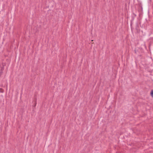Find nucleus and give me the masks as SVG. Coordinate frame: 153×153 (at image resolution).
<instances>
[{
	"mask_svg": "<svg viewBox=\"0 0 153 153\" xmlns=\"http://www.w3.org/2000/svg\"><path fill=\"white\" fill-rule=\"evenodd\" d=\"M4 92V90L2 88H0V92L1 93H3Z\"/></svg>",
	"mask_w": 153,
	"mask_h": 153,
	"instance_id": "nucleus-2",
	"label": "nucleus"
},
{
	"mask_svg": "<svg viewBox=\"0 0 153 153\" xmlns=\"http://www.w3.org/2000/svg\"><path fill=\"white\" fill-rule=\"evenodd\" d=\"M150 94L151 96L153 97V90L151 91Z\"/></svg>",
	"mask_w": 153,
	"mask_h": 153,
	"instance_id": "nucleus-1",
	"label": "nucleus"
},
{
	"mask_svg": "<svg viewBox=\"0 0 153 153\" xmlns=\"http://www.w3.org/2000/svg\"><path fill=\"white\" fill-rule=\"evenodd\" d=\"M2 73V71H0V76L1 75Z\"/></svg>",
	"mask_w": 153,
	"mask_h": 153,
	"instance_id": "nucleus-3",
	"label": "nucleus"
}]
</instances>
